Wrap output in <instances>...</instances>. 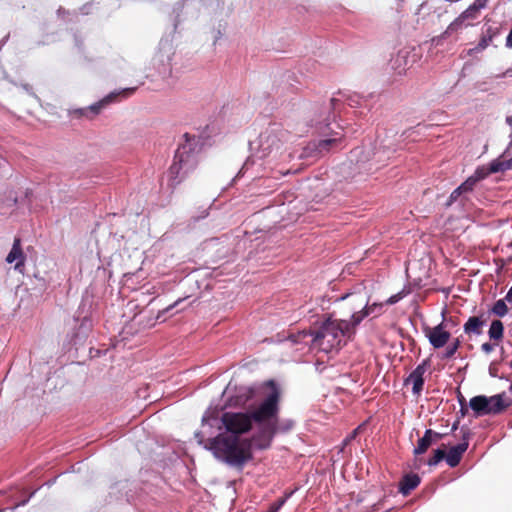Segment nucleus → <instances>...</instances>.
Listing matches in <instances>:
<instances>
[{
    "label": "nucleus",
    "mask_w": 512,
    "mask_h": 512,
    "mask_svg": "<svg viewBox=\"0 0 512 512\" xmlns=\"http://www.w3.org/2000/svg\"><path fill=\"white\" fill-rule=\"evenodd\" d=\"M249 431L247 412H223L219 415L207 410L194 437L217 460L242 470L253 457L249 438L241 437Z\"/></svg>",
    "instance_id": "nucleus-1"
},
{
    "label": "nucleus",
    "mask_w": 512,
    "mask_h": 512,
    "mask_svg": "<svg viewBox=\"0 0 512 512\" xmlns=\"http://www.w3.org/2000/svg\"><path fill=\"white\" fill-rule=\"evenodd\" d=\"M268 392L252 410L247 411L250 430L253 423L258 424V431L249 438L251 450L253 448L264 450L271 446L274 437L278 434H287L295 428V420L280 418V390L275 381L266 383Z\"/></svg>",
    "instance_id": "nucleus-2"
},
{
    "label": "nucleus",
    "mask_w": 512,
    "mask_h": 512,
    "mask_svg": "<svg viewBox=\"0 0 512 512\" xmlns=\"http://www.w3.org/2000/svg\"><path fill=\"white\" fill-rule=\"evenodd\" d=\"M364 319L365 314H356L349 320L327 316L317 327L292 335L291 340L295 343L310 344L313 349L329 353L339 349L343 339H351L355 335L357 326Z\"/></svg>",
    "instance_id": "nucleus-3"
},
{
    "label": "nucleus",
    "mask_w": 512,
    "mask_h": 512,
    "mask_svg": "<svg viewBox=\"0 0 512 512\" xmlns=\"http://www.w3.org/2000/svg\"><path fill=\"white\" fill-rule=\"evenodd\" d=\"M289 133L279 123H271L263 130L257 139L249 142L250 156L243 164V169H248L250 164H255L257 160H265L268 163L276 161H285L291 155H285L281 148L287 141Z\"/></svg>",
    "instance_id": "nucleus-4"
},
{
    "label": "nucleus",
    "mask_w": 512,
    "mask_h": 512,
    "mask_svg": "<svg viewBox=\"0 0 512 512\" xmlns=\"http://www.w3.org/2000/svg\"><path fill=\"white\" fill-rule=\"evenodd\" d=\"M205 144L202 135H183L174 155V160L169 169V178L172 185L181 183L198 165L199 154Z\"/></svg>",
    "instance_id": "nucleus-5"
},
{
    "label": "nucleus",
    "mask_w": 512,
    "mask_h": 512,
    "mask_svg": "<svg viewBox=\"0 0 512 512\" xmlns=\"http://www.w3.org/2000/svg\"><path fill=\"white\" fill-rule=\"evenodd\" d=\"M338 95L339 97H333L321 106L310 120V126L325 136L342 135L340 131L347 133L348 128L345 129L340 124L331 122V112L338 110L341 103L352 108L362 106L363 97L357 93H339Z\"/></svg>",
    "instance_id": "nucleus-6"
},
{
    "label": "nucleus",
    "mask_w": 512,
    "mask_h": 512,
    "mask_svg": "<svg viewBox=\"0 0 512 512\" xmlns=\"http://www.w3.org/2000/svg\"><path fill=\"white\" fill-rule=\"evenodd\" d=\"M392 151L387 146L356 147L350 152V161L365 172L378 169L390 158Z\"/></svg>",
    "instance_id": "nucleus-7"
},
{
    "label": "nucleus",
    "mask_w": 512,
    "mask_h": 512,
    "mask_svg": "<svg viewBox=\"0 0 512 512\" xmlns=\"http://www.w3.org/2000/svg\"><path fill=\"white\" fill-rule=\"evenodd\" d=\"M175 56L173 36H164L159 43L158 49L152 58V66L158 76L163 80L172 76V61Z\"/></svg>",
    "instance_id": "nucleus-8"
},
{
    "label": "nucleus",
    "mask_w": 512,
    "mask_h": 512,
    "mask_svg": "<svg viewBox=\"0 0 512 512\" xmlns=\"http://www.w3.org/2000/svg\"><path fill=\"white\" fill-rule=\"evenodd\" d=\"M505 393L493 396L477 395L470 399L469 406L473 410L475 417L484 415H496L508 408L512 401H504Z\"/></svg>",
    "instance_id": "nucleus-9"
},
{
    "label": "nucleus",
    "mask_w": 512,
    "mask_h": 512,
    "mask_svg": "<svg viewBox=\"0 0 512 512\" xmlns=\"http://www.w3.org/2000/svg\"><path fill=\"white\" fill-rule=\"evenodd\" d=\"M335 302L343 301L351 312L350 319L356 314H365V318L373 313L378 305L369 306V296L365 288L358 286L351 292H346L334 299Z\"/></svg>",
    "instance_id": "nucleus-10"
},
{
    "label": "nucleus",
    "mask_w": 512,
    "mask_h": 512,
    "mask_svg": "<svg viewBox=\"0 0 512 512\" xmlns=\"http://www.w3.org/2000/svg\"><path fill=\"white\" fill-rule=\"evenodd\" d=\"M341 136L342 135H334V137L309 142L305 147L302 148V151L298 157L300 159L307 160L315 159L338 146L341 141Z\"/></svg>",
    "instance_id": "nucleus-11"
},
{
    "label": "nucleus",
    "mask_w": 512,
    "mask_h": 512,
    "mask_svg": "<svg viewBox=\"0 0 512 512\" xmlns=\"http://www.w3.org/2000/svg\"><path fill=\"white\" fill-rule=\"evenodd\" d=\"M136 90V87L124 88L121 90L113 91L105 96L100 101L90 105L87 109H79L78 112L81 115H85L87 112H91L93 115H97L101 109H103L108 104L115 102L118 97L127 98L131 96Z\"/></svg>",
    "instance_id": "nucleus-12"
},
{
    "label": "nucleus",
    "mask_w": 512,
    "mask_h": 512,
    "mask_svg": "<svg viewBox=\"0 0 512 512\" xmlns=\"http://www.w3.org/2000/svg\"><path fill=\"white\" fill-rule=\"evenodd\" d=\"M415 56V54H411L409 48L400 49L391 57L389 65L395 73L401 75L415 62Z\"/></svg>",
    "instance_id": "nucleus-13"
},
{
    "label": "nucleus",
    "mask_w": 512,
    "mask_h": 512,
    "mask_svg": "<svg viewBox=\"0 0 512 512\" xmlns=\"http://www.w3.org/2000/svg\"><path fill=\"white\" fill-rule=\"evenodd\" d=\"M444 12H446V10L443 7L442 0H428L420 5L417 14L420 15L423 20L427 16V22L435 23Z\"/></svg>",
    "instance_id": "nucleus-14"
},
{
    "label": "nucleus",
    "mask_w": 512,
    "mask_h": 512,
    "mask_svg": "<svg viewBox=\"0 0 512 512\" xmlns=\"http://www.w3.org/2000/svg\"><path fill=\"white\" fill-rule=\"evenodd\" d=\"M462 432H463L462 442L455 446H452L449 449L448 454L445 453L446 463L451 468L458 466V464L460 463V461L462 459L463 454L466 452V450L468 449V446H469L470 431L468 429L464 430V428H462Z\"/></svg>",
    "instance_id": "nucleus-15"
},
{
    "label": "nucleus",
    "mask_w": 512,
    "mask_h": 512,
    "mask_svg": "<svg viewBox=\"0 0 512 512\" xmlns=\"http://www.w3.org/2000/svg\"><path fill=\"white\" fill-rule=\"evenodd\" d=\"M429 343L436 349L442 348L450 339L451 334L443 329V323L435 326L427 332Z\"/></svg>",
    "instance_id": "nucleus-16"
},
{
    "label": "nucleus",
    "mask_w": 512,
    "mask_h": 512,
    "mask_svg": "<svg viewBox=\"0 0 512 512\" xmlns=\"http://www.w3.org/2000/svg\"><path fill=\"white\" fill-rule=\"evenodd\" d=\"M469 18L474 19L475 15H471L470 13L467 12V10H465L448 26V28L445 30L443 34L433 38L432 42L435 45H439L443 38H445L446 36H450L452 33L462 29L465 26L464 22Z\"/></svg>",
    "instance_id": "nucleus-17"
},
{
    "label": "nucleus",
    "mask_w": 512,
    "mask_h": 512,
    "mask_svg": "<svg viewBox=\"0 0 512 512\" xmlns=\"http://www.w3.org/2000/svg\"><path fill=\"white\" fill-rule=\"evenodd\" d=\"M428 365V360H424L421 364H419L409 375L407 381L412 382L413 387L412 391L414 394H419L424 386V373L426 371V366Z\"/></svg>",
    "instance_id": "nucleus-18"
},
{
    "label": "nucleus",
    "mask_w": 512,
    "mask_h": 512,
    "mask_svg": "<svg viewBox=\"0 0 512 512\" xmlns=\"http://www.w3.org/2000/svg\"><path fill=\"white\" fill-rule=\"evenodd\" d=\"M500 33H501L500 26L486 25L485 29L483 31L482 37H481L480 41L478 42L477 46L475 47V49L477 51L484 50L493 42L494 38H496L498 35H500Z\"/></svg>",
    "instance_id": "nucleus-19"
},
{
    "label": "nucleus",
    "mask_w": 512,
    "mask_h": 512,
    "mask_svg": "<svg viewBox=\"0 0 512 512\" xmlns=\"http://www.w3.org/2000/svg\"><path fill=\"white\" fill-rule=\"evenodd\" d=\"M420 477L417 474L409 473L403 476L399 484V492L407 496L420 484Z\"/></svg>",
    "instance_id": "nucleus-20"
},
{
    "label": "nucleus",
    "mask_w": 512,
    "mask_h": 512,
    "mask_svg": "<svg viewBox=\"0 0 512 512\" xmlns=\"http://www.w3.org/2000/svg\"><path fill=\"white\" fill-rule=\"evenodd\" d=\"M200 3V0H183L181 3H177L173 9L175 14L174 18V31H176L178 24L180 23V10L183 14H188L189 10L195 8Z\"/></svg>",
    "instance_id": "nucleus-21"
},
{
    "label": "nucleus",
    "mask_w": 512,
    "mask_h": 512,
    "mask_svg": "<svg viewBox=\"0 0 512 512\" xmlns=\"http://www.w3.org/2000/svg\"><path fill=\"white\" fill-rule=\"evenodd\" d=\"M507 153L508 150L506 149L499 158L491 161L490 171L493 173H499L512 169V157L506 158Z\"/></svg>",
    "instance_id": "nucleus-22"
},
{
    "label": "nucleus",
    "mask_w": 512,
    "mask_h": 512,
    "mask_svg": "<svg viewBox=\"0 0 512 512\" xmlns=\"http://www.w3.org/2000/svg\"><path fill=\"white\" fill-rule=\"evenodd\" d=\"M468 201H469V194L464 192V190L460 186H458L450 194V196L446 202V206L450 207L453 204L457 203L463 208V207H465V205Z\"/></svg>",
    "instance_id": "nucleus-23"
},
{
    "label": "nucleus",
    "mask_w": 512,
    "mask_h": 512,
    "mask_svg": "<svg viewBox=\"0 0 512 512\" xmlns=\"http://www.w3.org/2000/svg\"><path fill=\"white\" fill-rule=\"evenodd\" d=\"M23 259L24 257L20 246V239H15L13 246L6 257V261L10 264L17 261L15 264V268H18L20 265L23 264Z\"/></svg>",
    "instance_id": "nucleus-24"
},
{
    "label": "nucleus",
    "mask_w": 512,
    "mask_h": 512,
    "mask_svg": "<svg viewBox=\"0 0 512 512\" xmlns=\"http://www.w3.org/2000/svg\"><path fill=\"white\" fill-rule=\"evenodd\" d=\"M433 444V430L427 429L422 438L418 440L417 446L414 448L415 455L424 454L428 448Z\"/></svg>",
    "instance_id": "nucleus-25"
},
{
    "label": "nucleus",
    "mask_w": 512,
    "mask_h": 512,
    "mask_svg": "<svg viewBox=\"0 0 512 512\" xmlns=\"http://www.w3.org/2000/svg\"><path fill=\"white\" fill-rule=\"evenodd\" d=\"M254 390L250 387L241 386L236 395L230 400L233 404L244 406L253 397Z\"/></svg>",
    "instance_id": "nucleus-26"
},
{
    "label": "nucleus",
    "mask_w": 512,
    "mask_h": 512,
    "mask_svg": "<svg viewBox=\"0 0 512 512\" xmlns=\"http://www.w3.org/2000/svg\"><path fill=\"white\" fill-rule=\"evenodd\" d=\"M485 324V321L482 320L478 316L469 317L466 323L463 326V330L466 334H475L480 335L482 333V326Z\"/></svg>",
    "instance_id": "nucleus-27"
},
{
    "label": "nucleus",
    "mask_w": 512,
    "mask_h": 512,
    "mask_svg": "<svg viewBox=\"0 0 512 512\" xmlns=\"http://www.w3.org/2000/svg\"><path fill=\"white\" fill-rule=\"evenodd\" d=\"M504 326L500 320H493L489 329V337L493 340H500L503 337Z\"/></svg>",
    "instance_id": "nucleus-28"
},
{
    "label": "nucleus",
    "mask_w": 512,
    "mask_h": 512,
    "mask_svg": "<svg viewBox=\"0 0 512 512\" xmlns=\"http://www.w3.org/2000/svg\"><path fill=\"white\" fill-rule=\"evenodd\" d=\"M491 311H492L493 314H495V315H497L499 317L505 316L507 314V311H508L507 305L505 303V300H503V299L497 300L494 303Z\"/></svg>",
    "instance_id": "nucleus-29"
},
{
    "label": "nucleus",
    "mask_w": 512,
    "mask_h": 512,
    "mask_svg": "<svg viewBox=\"0 0 512 512\" xmlns=\"http://www.w3.org/2000/svg\"><path fill=\"white\" fill-rule=\"evenodd\" d=\"M443 459H445V451L441 448L434 450L433 456L427 461V464L431 467L438 465Z\"/></svg>",
    "instance_id": "nucleus-30"
},
{
    "label": "nucleus",
    "mask_w": 512,
    "mask_h": 512,
    "mask_svg": "<svg viewBox=\"0 0 512 512\" xmlns=\"http://www.w3.org/2000/svg\"><path fill=\"white\" fill-rule=\"evenodd\" d=\"M490 174H494L492 171H490V165L488 167L482 166L478 167L475 172L472 174V176L479 182L483 179H485Z\"/></svg>",
    "instance_id": "nucleus-31"
},
{
    "label": "nucleus",
    "mask_w": 512,
    "mask_h": 512,
    "mask_svg": "<svg viewBox=\"0 0 512 512\" xmlns=\"http://www.w3.org/2000/svg\"><path fill=\"white\" fill-rule=\"evenodd\" d=\"M488 3V0H475L472 5H470L466 10L471 15L477 16V13L480 9L484 8Z\"/></svg>",
    "instance_id": "nucleus-32"
},
{
    "label": "nucleus",
    "mask_w": 512,
    "mask_h": 512,
    "mask_svg": "<svg viewBox=\"0 0 512 512\" xmlns=\"http://www.w3.org/2000/svg\"><path fill=\"white\" fill-rule=\"evenodd\" d=\"M477 183L478 181L471 175L460 185V187L464 190V192L470 194L474 190Z\"/></svg>",
    "instance_id": "nucleus-33"
},
{
    "label": "nucleus",
    "mask_w": 512,
    "mask_h": 512,
    "mask_svg": "<svg viewBox=\"0 0 512 512\" xmlns=\"http://www.w3.org/2000/svg\"><path fill=\"white\" fill-rule=\"evenodd\" d=\"M460 344H461L460 340L458 338L455 339V341L450 346L447 347L443 357L444 358L453 357L454 354L456 353V351L458 350Z\"/></svg>",
    "instance_id": "nucleus-34"
},
{
    "label": "nucleus",
    "mask_w": 512,
    "mask_h": 512,
    "mask_svg": "<svg viewBox=\"0 0 512 512\" xmlns=\"http://www.w3.org/2000/svg\"><path fill=\"white\" fill-rule=\"evenodd\" d=\"M263 161H264V160H257L255 164H250V165H249V167H248V169H243V167H242V168H241V170H240V173L245 174V173H246V172H247L251 167H253V166H255V165H257V166H259V167H262V166H263V169H266V166H264V165H265V163H264ZM278 162H279V161L272 162V164H275V165H276ZM266 164H267V165H269V166H270V168H273V167L271 166V163H268V160L266 161Z\"/></svg>",
    "instance_id": "nucleus-35"
},
{
    "label": "nucleus",
    "mask_w": 512,
    "mask_h": 512,
    "mask_svg": "<svg viewBox=\"0 0 512 512\" xmlns=\"http://www.w3.org/2000/svg\"><path fill=\"white\" fill-rule=\"evenodd\" d=\"M403 298V293L402 292H399L397 294H394L392 296H390L387 301H386V304L388 305H394L396 304L397 302H399L401 299Z\"/></svg>",
    "instance_id": "nucleus-36"
},
{
    "label": "nucleus",
    "mask_w": 512,
    "mask_h": 512,
    "mask_svg": "<svg viewBox=\"0 0 512 512\" xmlns=\"http://www.w3.org/2000/svg\"><path fill=\"white\" fill-rule=\"evenodd\" d=\"M34 494H35V491H34V492H32V493H31V495H30L27 499H25V500H23V501H21V502L17 503L15 506H13V507H11V508L1 510L0 512H4V511H6V510H9L10 512H14V510H15L16 508H18V507H20V506H24V505H26V504L28 503V501L30 500V498H31Z\"/></svg>",
    "instance_id": "nucleus-37"
},
{
    "label": "nucleus",
    "mask_w": 512,
    "mask_h": 512,
    "mask_svg": "<svg viewBox=\"0 0 512 512\" xmlns=\"http://www.w3.org/2000/svg\"><path fill=\"white\" fill-rule=\"evenodd\" d=\"M183 301H184L183 298H179L173 304H171L168 307H166L160 314H165V313L170 312L172 309L178 307Z\"/></svg>",
    "instance_id": "nucleus-38"
},
{
    "label": "nucleus",
    "mask_w": 512,
    "mask_h": 512,
    "mask_svg": "<svg viewBox=\"0 0 512 512\" xmlns=\"http://www.w3.org/2000/svg\"><path fill=\"white\" fill-rule=\"evenodd\" d=\"M481 349L488 354L493 351L494 345L489 342H486L482 344Z\"/></svg>",
    "instance_id": "nucleus-39"
},
{
    "label": "nucleus",
    "mask_w": 512,
    "mask_h": 512,
    "mask_svg": "<svg viewBox=\"0 0 512 512\" xmlns=\"http://www.w3.org/2000/svg\"><path fill=\"white\" fill-rule=\"evenodd\" d=\"M505 46L509 49H512V27H511V30H510L507 38H506Z\"/></svg>",
    "instance_id": "nucleus-40"
},
{
    "label": "nucleus",
    "mask_w": 512,
    "mask_h": 512,
    "mask_svg": "<svg viewBox=\"0 0 512 512\" xmlns=\"http://www.w3.org/2000/svg\"><path fill=\"white\" fill-rule=\"evenodd\" d=\"M286 499H280L278 500V502H276L275 504H273V508L275 511L279 510L283 504L285 503Z\"/></svg>",
    "instance_id": "nucleus-41"
},
{
    "label": "nucleus",
    "mask_w": 512,
    "mask_h": 512,
    "mask_svg": "<svg viewBox=\"0 0 512 512\" xmlns=\"http://www.w3.org/2000/svg\"><path fill=\"white\" fill-rule=\"evenodd\" d=\"M74 39H75V46L77 47L78 51L80 53H82L83 50H82V47H81V41H80L79 37L77 35H75Z\"/></svg>",
    "instance_id": "nucleus-42"
},
{
    "label": "nucleus",
    "mask_w": 512,
    "mask_h": 512,
    "mask_svg": "<svg viewBox=\"0 0 512 512\" xmlns=\"http://www.w3.org/2000/svg\"><path fill=\"white\" fill-rule=\"evenodd\" d=\"M443 436V434L433 431V443L441 440Z\"/></svg>",
    "instance_id": "nucleus-43"
},
{
    "label": "nucleus",
    "mask_w": 512,
    "mask_h": 512,
    "mask_svg": "<svg viewBox=\"0 0 512 512\" xmlns=\"http://www.w3.org/2000/svg\"><path fill=\"white\" fill-rule=\"evenodd\" d=\"M91 6V4H86L83 7L80 8L81 14L87 15L89 13L88 8Z\"/></svg>",
    "instance_id": "nucleus-44"
},
{
    "label": "nucleus",
    "mask_w": 512,
    "mask_h": 512,
    "mask_svg": "<svg viewBox=\"0 0 512 512\" xmlns=\"http://www.w3.org/2000/svg\"><path fill=\"white\" fill-rule=\"evenodd\" d=\"M505 300L508 301V302H512V286L508 290V292H507V294L505 296Z\"/></svg>",
    "instance_id": "nucleus-45"
},
{
    "label": "nucleus",
    "mask_w": 512,
    "mask_h": 512,
    "mask_svg": "<svg viewBox=\"0 0 512 512\" xmlns=\"http://www.w3.org/2000/svg\"><path fill=\"white\" fill-rule=\"evenodd\" d=\"M221 37H222V32H221V30H220V29H218V30L216 31V33H215L214 43H216V41H217L218 39H220Z\"/></svg>",
    "instance_id": "nucleus-46"
},
{
    "label": "nucleus",
    "mask_w": 512,
    "mask_h": 512,
    "mask_svg": "<svg viewBox=\"0 0 512 512\" xmlns=\"http://www.w3.org/2000/svg\"><path fill=\"white\" fill-rule=\"evenodd\" d=\"M489 374L492 377H496L497 376L496 369L492 365L489 367Z\"/></svg>",
    "instance_id": "nucleus-47"
},
{
    "label": "nucleus",
    "mask_w": 512,
    "mask_h": 512,
    "mask_svg": "<svg viewBox=\"0 0 512 512\" xmlns=\"http://www.w3.org/2000/svg\"><path fill=\"white\" fill-rule=\"evenodd\" d=\"M506 123L510 126L512 129V115H509L506 117Z\"/></svg>",
    "instance_id": "nucleus-48"
},
{
    "label": "nucleus",
    "mask_w": 512,
    "mask_h": 512,
    "mask_svg": "<svg viewBox=\"0 0 512 512\" xmlns=\"http://www.w3.org/2000/svg\"><path fill=\"white\" fill-rule=\"evenodd\" d=\"M458 425H459V420L455 421L452 425V431H455L458 429Z\"/></svg>",
    "instance_id": "nucleus-49"
},
{
    "label": "nucleus",
    "mask_w": 512,
    "mask_h": 512,
    "mask_svg": "<svg viewBox=\"0 0 512 512\" xmlns=\"http://www.w3.org/2000/svg\"><path fill=\"white\" fill-rule=\"evenodd\" d=\"M509 138H510V143H509V145L507 147V150H509L512 147V129L510 131Z\"/></svg>",
    "instance_id": "nucleus-50"
},
{
    "label": "nucleus",
    "mask_w": 512,
    "mask_h": 512,
    "mask_svg": "<svg viewBox=\"0 0 512 512\" xmlns=\"http://www.w3.org/2000/svg\"><path fill=\"white\" fill-rule=\"evenodd\" d=\"M466 412H467V408H465L461 405V409H460L461 416H464Z\"/></svg>",
    "instance_id": "nucleus-51"
},
{
    "label": "nucleus",
    "mask_w": 512,
    "mask_h": 512,
    "mask_svg": "<svg viewBox=\"0 0 512 512\" xmlns=\"http://www.w3.org/2000/svg\"><path fill=\"white\" fill-rule=\"evenodd\" d=\"M278 172H279V174H281V175H285V174L289 173V170L284 171V170H282V169H281V170H279Z\"/></svg>",
    "instance_id": "nucleus-52"
},
{
    "label": "nucleus",
    "mask_w": 512,
    "mask_h": 512,
    "mask_svg": "<svg viewBox=\"0 0 512 512\" xmlns=\"http://www.w3.org/2000/svg\"><path fill=\"white\" fill-rule=\"evenodd\" d=\"M66 11L62 8L58 9V15H62L63 13H65Z\"/></svg>",
    "instance_id": "nucleus-53"
},
{
    "label": "nucleus",
    "mask_w": 512,
    "mask_h": 512,
    "mask_svg": "<svg viewBox=\"0 0 512 512\" xmlns=\"http://www.w3.org/2000/svg\"><path fill=\"white\" fill-rule=\"evenodd\" d=\"M508 72H509V71H506V72L502 73L501 75H499L498 77H501V78H502V77H505V76H506V74H507Z\"/></svg>",
    "instance_id": "nucleus-54"
},
{
    "label": "nucleus",
    "mask_w": 512,
    "mask_h": 512,
    "mask_svg": "<svg viewBox=\"0 0 512 512\" xmlns=\"http://www.w3.org/2000/svg\"><path fill=\"white\" fill-rule=\"evenodd\" d=\"M6 40H7V37L3 38L2 44H4Z\"/></svg>",
    "instance_id": "nucleus-55"
},
{
    "label": "nucleus",
    "mask_w": 512,
    "mask_h": 512,
    "mask_svg": "<svg viewBox=\"0 0 512 512\" xmlns=\"http://www.w3.org/2000/svg\"><path fill=\"white\" fill-rule=\"evenodd\" d=\"M509 390L512 392V381H511V384H510Z\"/></svg>",
    "instance_id": "nucleus-56"
},
{
    "label": "nucleus",
    "mask_w": 512,
    "mask_h": 512,
    "mask_svg": "<svg viewBox=\"0 0 512 512\" xmlns=\"http://www.w3.org/2000/svg\"><path fill=\"white\" fill-rule=\"evenodd\" d=\"M510 368H512V361L510 362Z\"/></svg>",
    "instance_id": "nucleus-57"
}]
</instances>
